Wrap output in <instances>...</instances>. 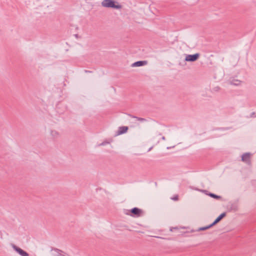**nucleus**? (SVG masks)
<instances>
[{
	"mask_svg": "<svg viewBox=\"0 0 256 256\" xmlns=\"http://www.w3.org/2000/svg\"><path fill=\"white\" fill-rule=\"evenodd\" d=\"M102 5L104 8H112L116 10L120 9L122 8L121 4L114 0H104Z\"/></svg>",
	"mask_w": 256,
	"mask_h": 256,
	"instance_id": "obj_2",
	"label": "nucleus"
},
{
	"mask_svg": "<svg viewBox=\"0 0 256 256\" xmlns=\"http://www.w3.org/2000/svg\"><path fill=\"white\" fill-rule=\"evenodd\" d=\"M210 228V227L209 226V225L207 226H203V227H200L198 228V230L199 231H201V230H206L208 229H209Z\"/></svg>",
	"mask_w": 256,
	"mask_h": 256,
	"instance_id": "obj_15",
	"label": "nucleus"
},
{
	"mask_svg": "<svg viewBox=\"0 0 256 256\" xmlns=\"http://www.w3.org/2000/svg\"><path fill=\"white\" fill-rule=\"evenodd\" d=\"M218 129L224 130H228L229 129V128H218Z\"/></svg>",
	"mask_w": 256,
	"mask_h": 256,
	"instance_id": "obj_19",
	"label": "nucleus"
},
{
	"mask_svg": "<svg viewBox=\"0 0 256 256\" xmlns=\"http://www.w3.org/2000/svg\"><path fill=\"white\" fill-rule=\"evenodd\" d=\"M128 128L127 126H122L118 128V130L116 132V136L124 134L127 132Z\"/></svg>",
	"mask_w": 256,
	"mask_h": 256,
	"instance_id": "obj_7",
	"label": "nucleus"
},
{
	"mask_svg": "<svg viewBox=\"0 0 256 256\" xmlns=\"http://www.w3.org/2000/svg\"><path fill=\"white\" fill-rule=\"evenodd\" d=\"M50 134L54 138H56L59 136V133L54 130H50Z\"/></svg>",
	"mask_w": 256,
	"mask_h": 256,
	"instance_id": "obj_11",
	"label": "nucleus"
},
{
	"mask_svg": "<svg viewBox=\"0 0 256 256\" xmlns=\"http://www.w3.org/2000/svg\"><path fill=\"white\" fill-rule=\"evenodd\" d=\"M200 54L196 53L193 54H187L185 58V61L194 62L196 61L200 57Z\"/></svg>",
	"mask_w": 256,
	"mask_h": 256,
	"instance_id": "obj_3",
	"label": "nucleus"
},
{
	"mask_svg": "<svg viewBox=\"0 0 256 256\" xmlns=\"http://www.w3.org/2000/svg\"><path fill=\"white\" fill-rule=\"evenodd\" d=\"M226 216V212H224L221 214L218 217L216 218V220L220 222L224 217Z\"/></svg>",
	"mask_w": 256,
	"mask_h": 256,
	"instance_id": "obj_14",
	"label": "nucleus"
},
{
	"mask_svg": "<svg viewBox=\"0 0 256 256\" xmlns=\"http://www.w3.org/2000/svg\"><path fill=\"white\" fill-rule=\"evenodd\" d=\"M172 199L174 200H178V195H176L174 196L173 198H172Z\"/></svg>",
	"mask_w": 256,
	"mask_h": 256,
	"instance_id": "obj_17",
	"label": "nucleus"
},
{
	"mask_svg": "<svg viewBox=\"0 0 256 256\" xmlns=\"http://www.w3.org/2000/svg\"><path fill=\"white\" fill-rule=\"evenodd\" d=\"M215 225H216V224L214 222H212L211 224H209V226H210V228H211Z\"/></svg>",
	"mask_w": 256,
	"mask_h": 256,
	"instance_id": "obj_20",
	"label": "nucleus"
},
{
	"mask_svg": "<svg viewBox=\"0 0 256 256\" xmlns=\"http://www.w3.org/2000/svg\"><path fill=\"white\" fill-rule=\"evenodd\" d=\"M148 64L146 60H139L132 64V67H139L146 65Z\"/></svg>",
	"mask_w": 256,
	"mask_h": 256,
	"instance_id": "obj_8",
	"label": "nucleus"
},
{
	"mask_svg": "<svg viewBox=\"0 0 256 256\" xmlns=\"http://www.w3.org/2000/svg\"><path fill=\"white\" fill-rule=\"evenodd\" d=\"M193 189L195 190H196L202 192L204 193L206 195H208V196H210V197L214 198V199H216V200H220L222 198V197L220 196L216 195L214 193L209 192L208 191L206 190H199L198 188H194Z\"/></svg>",
	"mask_w": 256,
	"mask_h": 256,
	"instance_id": "obj_4",
	"label": "nucleus"
},
{
	"mask_svg": "<svg viewBox=\"0 0 256 256\" xmlns=\"http://www.w3.org/2000/svg\"><path fill=\"white\" fill-rule=\"evenodd\" d=\"M230 209L236 212L238 210V206L236 203H232L230 206Z\"/></svg>",
	"mask_w": 256,
	"mask_h": 256,
	"instance_id": "obj_13",
	"label": "nucleus"
},
{
	"mask_svg": "<svg viewBox=\"0 0 256 256\" xmlns=\"http://www.w3.org/2000/svg\"><path fill=\"white\" fill-rule=\"evenodd\" d=\"M124 213L134 218H139L142 216L144 212L142 209L134 207L130 210H124Z\"/></svg>",
	"mask_w": 256,
	"mask_h": 256,
	"instance_id": "obj_1",
	"label": "nucleus"
},
{
	"mask_svg": "<svg viewBox=\"0 0 256 256\" xmlns=\"http://www.w3.org/2000/svg\"><path fill=\"white\" fill-rule=\"evenodd\" d=\"M128 116L130 117L134 118H136L138 120L140 121L141 122H146L147 121V120L146 118H144L138 117V116H134V115H132V114H129Z\"/></svg>",
	"mask_w": 256,
	"mask_h": 256,
	"instance_id": "obj_10",
	"label": "nucleus"
},
{
	"mask_svg": "<svg viewBox=\"0 0 256 256\" xmlns=\"http://www.w3.org/2000/svg\"><path fill=\"white\" fill-rule=\"evenodd\" d=\"M108 144H109L108 142H103L102 144H100V146H105Z\"/></svg>",
	"mask_w": 256,
	"mask_h": 256,
	"instance_id": "obj_18",
	"label": "nucleus"
},
{
	"mask_svg": "<svg viewBox=\"0 0 256 256\" xmlns=\"http://www.w3.org/2000/svg\"><path fill=\"white\" fill-rule=\"evenodd\" d=\"M152 148V147L150 148L148 151V152L150 151Z\"/></svg>",
	"mask_w": 256,
	"mask_h": 256,
	"instance_id": "obj_24",
	"label": "nucleus"
},
{
	"mask_svg": "<svg viewBox=\"0 0 256 256\" xmlns=\"http://www.w3.org/2000/svg\"><path fill=\"white\" fill-rule=\"evenodd\" d=\"M250 154L246 152L242 156V160L247 163L250 162Z\"/></svg>",
	"mask_w": 256,
	"mask_h": 256,
	"instance_id": "obj_9",
	"label": "nucleus"
},
{
	"mask_svg": "<svg viewBox=\"0 0 256 256\" xmlns=\"http://www.w3.org/2000/svg\"><path fill=\"white\" fill-rule=\"evenodd\" d=\"M52 250L54 252L52 254L53 256H66V252L58 248H52Z\"/></svg>",
	"mask_w": 256,
	"mask_h": 256,
	"instance_id": "obj_6",
	"label": "nucleus"
},
{
	"mask_svg": "<svg viewBox=\"0 0 256 256\" xmlns=\"http://www.w3.org/2000/svg\"><path fill=\"white\" fill-rule=\"evenodd\" d=\"M85 72H90V71L87 70H85Z\"/></svg>",
	"mask_w": 256,
	"mask_h": 256,
	"instance_id": "obj_23",
	"label": "nucleus"
},
{
	"mask_svg": "<svg viewBox=\"0 0 256 256\" xmlns=\"http://www.w3.org/2000/svg\"><path fill=\"white\" fill-rule=\"evenodd\" d=\"M162 140H166V138H165V137H164V136H162Z\"/></svg>",
	"mask_w": 256,
	"mask_h": 256,
	"instance_id": "obj_22",
	"label": "nucleus"
},
{
	"mask_svg": "<svg viewBox=\"0 0 256 256\" xmlns=\"http://www.w3.org/2000/svg\"><path fill=\"white\" fill-rule=\"evenodd\" d=\"M216 224H218V222L217 220H215L214 222H213Z\"/></svg>",
	"mask_w": 256,
	"mask_h": 256,
	"instance_id": "obj_21",
	"label": "nucleus"
},
{
	"mask_svg": "<svg viewBox=\"0 0 256 256\" xmlns=\"http://www.w3.org/2000/svg\"><path fill=\"white\" fill-rule=\"evenodd\" d=\"M75 36H76V37H77L78 36V34H76Z\"/></svg>",
	"mask_w": 256,
	"mask_h": 256,
	"instance_id": "obj_25",
	"label": "nucleus"
},
{
	"mask_svg": "<svg viewBox=\"0 0 256 256\" xmlns=\"http://www.w3.org/2000/svg\"><path fill=\"white\" fill-rule=\"evenodd\" d=\"M250 118H256V112H252L250 114Z\"/></svg>",
	"mask_w": 256,
	"mask_h": 256,
	"instance_id": "obj_16",
	"label": "nucleus"
},
{
	"mask_svg": "<svg viewBox=\"0 0 256 256\" xmlns=\"http://www.w3.org/2000/svg\"><path fill=\"white\" fill-rule=\"evenodd\" d=\"M241 81L238 80L234 79L230 81V84L234 86H239L241 83Z\"/></svg>",
	"mask_w": 256,
	"mask_h": 256,
	"instance_id": "obj_12",
	"label": "nucleus"
},
{
	"mask_svg": "<svg viewBox=\"0 0 256 256\" xmlns=\"http://www.w3.org/2000/svg\"><path fill=\"white\" fill-rule=\"evenodd\" d=\"M13 249L16 252L21 256H28L29 254L21 248L17 246L14 244H12Z\"/></svg>",
	"mask_w": 256,
	"mask_h": 256,
	"instance_id": "obj_5",
	"label": "nucleus"
}]
</instances>
